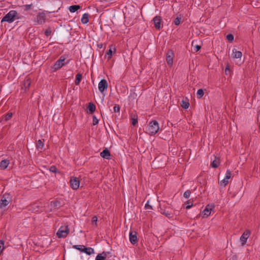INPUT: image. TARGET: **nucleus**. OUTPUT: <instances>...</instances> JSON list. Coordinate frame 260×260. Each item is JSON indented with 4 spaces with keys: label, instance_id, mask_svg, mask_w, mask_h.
Here are the masks:
<instances>
[{
    "label": "nucleus",
    "instance_id": "nucleus-15",
    "mask_svg": "<svg viewBox=\"0 0 260 260\" xmlns=\"http://www.w3.org/2000/svg\"><path fill=\"white\" fill-rule=\"evenodd\" d=\"M100 155L101 157L106 158L107 159H109L110 158V151L106 148L105 149L103 150L102 152H101Z\"/></svg>",
    "mask_w": 260,
    "mask_h": 260
},
{
    "label": "nucleus",
    "instance_id": "nucleus-18",
    "mask_svg": "<svg viewBox=\"0 0 260 260\" xmlns=\"http://www.w3.org/2000/svg\"><path fill=\"white\" fill-rule=\"evenodd\" d=\"M107 253V252L104 251L101 254H98L96 256L95 260H106Z\"/></svg>",
    "mask_w": 260,
    "mask_h": 260
},
{
    "label": "nucleus",
    "instance_id": "nucleus-27",
    "mask_svg": "<svg viewBox=\"0 0 260 260\" xmlns=\"http://www.w3.org/2000/svg\"><path fill=\"white\" fill-rule=\"evenodd\" d=\"M31 81L30 79H27L24 81V87L26 89L28 88L30 85Z\"/></svg>",
    "mask_w": 260,
    "mask_h": 260
},
{
    "label": "nucleus",
    "instance_id": "nucleus-6",
    "mask_svg": "<svg viewBox=\"0 0 260 260\" xmlns=\"http://www.w3.org/2000/svg\"><path fill=\"white\" fill-rule=\"evenodd\" d=\"M70 232V229L68 225L61 226L58 229L56 235L58 238H64L67 236Z\"/></svg>",
    "mask_w": 260,
    "mask_h": 260
},
{
    "label": "nucleus",
    "instance_id": "nucleus-11",
    "mask_svg": "<svg viewBox=\"0 0 260 260\" xmlns=\"http://www.w3.org/2000/svg\"><path fill=\"white\" fill-rule=\"evenodd\" d=\"M108 87V82L105 79H102L98 85L99 90L101 93H103L105 90H106Z\"/></svg>",
    "mask_w": 260,
    "mask_h": 260
},
{
    "label": "nucleus",
    "instance_id": "nucleus-37",
    "mask_svg": "<svg viewBox=\"0 0 260 260\" xmlns=\"http://www.w3.org/2000/svg\"><path fill=\"white\" fill-rule=\"evenodd\" d=\"M226 39L230 42L233 41L234 40V36L231 34L226 35Z\"/></svg>",
    "mask_w": 260,
    "mask_h": 260
},
{
    "label": "nucleus",
    "instance_id": "nucleus-26",
    "mask_svg": "<svg viewBox=\"0 0 260 260\" xmlns=\"http://www.w3.org/2000/svg\"><path fill=\"white\" fill-rule=\"evenodd\" d=\"M112 46L110 48L109 50H108L106 52V55H108V59L110 60L112 56Z\"/></svg>",
    "mask_w": 260,
    "mask_h": 260
},
{
    "label": "nucleus",
    "instance_id": "nucleus-34",
    "mask_svg": "<svg viewBox=\"0 0 260 260\" xmlns=\"http://www.w3.org/2000/svg\"><path fill=\"white\" fill-rule=\"evenodd\" d=\"M32 6V4L24 5L23 6H22V7L23 8L24 10L26 11L30 10Z\"/></svg>",
    "mask_w": 260,
    "mask_h": 260
},
{
    "label": "nucleus",
    "instance_id": "nucleus-29",
    "mask_svg": "<svg viewBox=\"0 0 260 260\" xmlns=\"http://www.w3.org/2000/svg\"><path fill=\"white\" fill-rule=\"evenodd\" d=\"M228 183L229 180L228 179H225V178L220 181H219V185L224 187H225Z\"/></svg>",
    "mask_w": 260,
    "mask_h": 260
},
{
    "label": "nucleus",
    "instance_id": "nucleus-20",
    "mask_svg": "<svg viewBox=\"0 0 260 260\" xmlns=\"http://www.w3.org/2000/svg\"><path fill=\"white\" fill-rule=\"evenodd\" d=\"M9 164V160L7 159H4L1 161L0 162V168L2 169H5L7 168Z\"/></svg>",
    "mask_w": 260,
    "mask_h": 260
},
{
    "label": "nucleus",
    "instance_id": "nucleus-1",
    "mask_svg": "<svg viewBox=\"0 0 260 260\" xmlns=\"http://www.w3.org/2000/svg\"><path fill=\"white\" fill-rule=\"evenodd\" d=\"M159 124L156 120L150 121L146 127V132L149 135L152 136L156 134L159 131Z\"/></svg>",
    "mask_w": 260,
    "mask_h": 260
},
{
    "label": "nucleus",
    "instance_id": "nucleus-48",
    "mask_svg": "<svg viewBox=\"0 0 260 260\" xmlns=\"http://www.w3.org/2000/svg\"><path fill=\"white\" fill-rule=\"evenodd\" d=\"M230 72V68L229 67H226L225 68V74H228V72Z\"/></svg>",
    "mask_w": 260,
    "mask_h": 260
},
{
    "label": "nucleus",
    "instance_id": "nucleus-14",
    "mask_svg": "<svg viewBox=\"0 0 260 260\" xmlns=\"http://www.w3.org/2000/svg\"><path fill=\"white\" fill-rule=\"evenodd\" d=\"M250 235V231L249 230H246L242 235L240 237V240L242 242V245H244L246 244L248 237Z\"/></svg>",
    "mask_w": 260,
    "mask_h": 260
},
{
    "label": "nucleus",
    "instance_id": "nucleus-3",
    "mask_svg": "<svg viewBox=\"0 0 260 260\" xmlns=\"http://www.w3.org/2000/svg\"><path fill=\"white\" fill-rule=\"evenodd\" d=\"M12 196L9 193H4L0 200V211L12 202Z\"/></svg>",
    "mask_w": 260,
    "mask_h": 260
},
{
    "label": "nucleus",
    "instance_id": "nucleus-42",
    "mask_svg": "<svg viewBox=\"0 0 260 260\" xmlns=\"http://www.w3.org/2000/svg\"><path fill=\"white\" fill-rule=\"evenodd\" d=\"M138 122L137 117L136 118L133 117L132 118V124L133 125H135Z\"/></svg>",
    "mask_w": 260,
    "mask_h": 260
},
{
    "label": "nucleus",
    "instance_id": "nucleus-2",
    "mask_svg": "<svg viewBox=\"0 0 260 260\" xmlns=\"http://www.w3.org/2000/svg\"><path fill=\"white\" fill-rule=\"evenodd\" d=\"M19 17L18 16L17 11L15 10L10 11L2 19L1 22H8L12 23L15 19H19Z\"/></svg>",
    "mask_w": 260,
    "mask_h": 260
},
{
    "label": "nucleus",
    "instance_id": "nucleus-24",
    "mask_svg": "<svg viewBox=\"0 0 260 260\" xmlns=\"http://www.w3.org/2000/svg\"><path fill=\"white\" fill-rule=\"evenodd\" d=\"M82 79V75L81 74H77L76 76V79H75V84L76 85H79Z\"/></svg>",
    "mask_w": 260,
    "mask_h": 260
},
{
    "label": "nucleus",
    "instance_id": "nucleus-32",
    "mask_svg": "<svg viewBox=\"0 0 260 260\" xmlns=\"http://www.w3.org/2000/svg\"><path fill=\"white\" fill-rule=\"evenodd\" d=\"M203 213L204 214V217H208L211 214V212L208 210V208H205V209L203 211Z\"/></svg>",
    "mask_w": 260,
    "mask_h": 260
},
{
    "label": "nucleus",
    "instance_id": "nucleus-47",
    "mask_svg": "<svg viewBox=\"0 0 260 260\" xmlns=\"http://www.w3.org/2000/svg\"><path fill=\"white\" fill-rule=\"evenodd\" d=\"M201 46L200 45H196L194 46V50L196 52L198 51L201 49Z\"/></svg>",
    "mask_w": 260,
    "mask_h": 260
},
{
    "label": "nucleus",
    "instance_id": "nucleus-30",
    "mask_svg": "<svg viewBox=\"0 0 260 260\" xmlns=\"http://www.w3.org/2000/svg\"><path fill=\"white\" fill-rule=\"evenodd\" d=\"M204 92L202 89H199L197 91V95L198 98H201L204 95Z\"/></svg>",
    "mask_w": 260,
    "mask_h": 260
},
{
    "label": "nucleus",
    "instance_id": "nucleus-23",
    "mask_svg": "<svg viewBox=\"0 0 260 260\" xmlns=\"http://www.w3.org/2000/svg\"><path fill=\"white\" fill-rule=\"evenodd\" d=\"M81 8L79 5H72L69 7V10L71 13H74Z\"/></svg>",
    "mask_w": 260,
    "mask_h": 260
},
{
    "label": "nucleus",
    "instance_id": "nucleus-51",
    "mask_svg": "<svg viewBox=\"0 0 260 260\" xmlns=\"http://www.w3.org/2000/svg\"><path fill=\"white\" fill-rule=\"evenodd\" d=\"M259 112H260V109H259Z\"/></svg>",
    "mask_w": 260,
    "mask_h": 260
},
{
    "label": "nucleus",
    "instance_id": "nucleus-9",
    "mask_svg": "<svg viewBox=\"0 0 260 260\" xmlns=\"http://www.w3.org/2000/svg\"><path fill=\"white\" fill-rule=\"evenodd\" d=\"M46 20V16L45 12H39L37 15L36 22L38 24H44Z\"/></svg>",
    "mask_w": 260,
    "mask_h": 260
},
{
    "label": "nucleus",
    "instance_id": "nucleus-35",
    "mask_svg": "<svg viewBox=\"0 0 260 260\" xmlns=\"http://www.w3.org/2000/svg\"><path fill=\"white\" fill-rule=\"evenodd\" d=\"M231 176H232L231 172L229 170H228L226 171V172L225 174V176L224 178H225V179L229 180L231 177Z\"/></svg>",
    "mask_w": 260,
    "mask_h": 260
},
{
    "label": "nucleus",
    "instance_id": "nucleus-4",
    "mask_svg": "<svg viewBox=\"0 0 260 260\" xmlns=\"http://www.w3.org/2000/svg\"><path fill=\"white\" fill-rule=\"evenodd\" d=\"M170 207L169 204L164 202L163 205L160 204L159 206V212L167 217L170 218L173 217L172 213L169 210Z\"/></svg>",
    "mask_w": 260,
    "mask_h": 260
},
{
    "label": "nucleus",
    "instance_id": "nucleus-10",
    "mask_svg": "<svg viewBox=\"0 0 260 260\" xmlns=\"http://www.w3.org/2000/svg\"><path fill=\"white\" fill-rule=\"evenodd\" d=\"M152 21H153L154 27L156 29L159 30L161 27H162L163 24L160 16H156L153 18Z\"/></svg>",
    "mask_w": 260,
    "mask_h": 260
},
{
    "label": "nucleus",
    "instance_id": "nucleus-25",
    "mask_svg": "<svg viewBox=\"0 0 260 260\" xmlns=\"http://www.w3.org/2000/svg\"><path fill=\"white\" fill-rule=\"evenodd\" d=\"M189 106V103L188 102L185 101L184 100H182L181 101V106L183 108H184L185 109H186L188 108Z\"/></svg>",
    "mask_w": 260,
    "mask_h": 260
},
{
    "label": "nucleus",
    "instance_id": "nucleus-38",
    "mask_svg": "<svg viewBox=\"0 0 260 260\" xmlns=\"http://www.w3.org/2000/svg\"><path fill=\"white\" fill-rule=\"evenodd\" d=\"M190 191L189 190H187L184 192L183 197L186 199H188L190 197Z\"/></svg>",
    "mask_w": 260,
    "mask_h": 260
},
{
    "label": "nucleus",
    "instance_id": "nucleus-45",
    "mask_svg": "<svg viewBox=\"0 0 260 260\" xmlns=\"http://www.w3.org/2000/svg\"><path fill=\"white\" fill-rule=\"evenodd\" d=\"M51 30H49V29H46L45 31V35L46 36H49L51 35Z\"/></svg>",
    "mask_w": 260,
    "mask_h": 260
},
{
    "label": "nucleus",
    "instance_id": "nucleus-12",
    "mask_svg": "<svg viewBox=\"0 0 260 260\" xmlns=\"http://www.w3.org/2000/svg\"><path fill=\"white\" fill-rule=\"evenodd\" d=\"M174 53L172 50H169L166 54V61L168 65L171 66L173 62Z\"/></svg>",
    "mask_w": 260,
    "mask_h": 260
},
{
    "label": "nucleus",
    "instance_id": "nucleus-49",
    "mask_svg": "<svg viewBox=\"0 0 260 260\" xmlns=\"http://www.w3.org/2000/svg\"><path fill=\"white\" fill-rule=\"evenodd\" d=\"M103 44L102 43H99L98 44V48L101 49L103 48Z\"/></svg>",
    "mask_w": 260,
    "mask_h": 260
},
{
    "label": "nucleus",
    "instance_id": "nucleus-28",
    "mask_svg": "<svg viewBox=\"0 0 260 260\" xmlns=\"http://www.w3.org/2000/svg\"><path fill=\"white\" fill-rule=\"evenodd\" d=\"M219 165V161L217 160H214L211 164L212 167L214 168H217Z\"/></svg>",
    "mask_w": 260,
    "mask_h": 260
},
{
    "label": "nucleus",
    "instance_id": "nucleus-19",
    "mask_svg": "<svg viewBox=\"0 0 260 260\" xmlns=\"http://www.w3.org/2000/svg\"><path fill=\"white\" fill-rule=\"evenodd\" d=\"M96 107L94 104L89 103L87 107V110L90 114H92L95 110Z\"/></svg>",
    "mask_w": 260,
    "mask_h": 260
},
{
    "label": "nucleus",
    "instance_id": "nucleus-36",
    "mask_svg": "<svg viewBox=\"0 0 260 260\" xmlns=\"http://www.w3.org/2000/svg\"><path fill=\"white\" fill-rule=\"evenodd\" d=\"M93 120H92V125H95L98 124L99 123V120L96 118V117L95 115H93L92 116Z\"/></svg>",
    "mask_w": 260,
    "mask_h": 260
},
{
    "label": "nucleus",
    "instance_id": "nucleus-46",
    "mask_svg": "<svg viewBox=\"0 0 260 260\" xmlns=\"http://www.w3.org/2000/svg\"><path fill=\"white\" fill-rule=\"evenodd\" d=\"M145 207L146 209H152V206L149 204L148 201L146 204Z\"/></svg>",
    "mask_w": 260,
    "mask_h": 260
},
{
    "label": "nucleus",
    "instance_id": "nucleus-5",
    "mask_svg": "<svg viewBox=\"0 0 260 260\" xmlns=\"http://www.w3.org/2000/svg\"><path fill=\"white\" fill-rule=\"evenodd\" d=\"M73 248L78 250L80 252L85 253L87 255H91L94 252V249L92 248L86 247L85 246L82 245H75L73 246Z\"/></svg>",
    "mask_w": 260,
    "mask_h": 260
},
{
    "label": "nucleus",
    "instance_id": "nucleus-41",
    "mask_svg": "<svg viewBox=\"0 0 260 260\" xmlns=\"http://www.w3.org/2000/svg\"><path fill=\"white\" fill-rule=\"evenodd\" d=\"M181 18H179L178 17H177V18H176L174 21V23L176 25H178L180 24V20H181Z\"/></svg>",
    "mask_w": 260,
    "mask_h": 260
},
{
    "label": "nucleus",
    "instance_id": "nucleus-8",
    "mask_svg": "<svg viewBox=\"0 0 260 260\" xmlns=\"http://www.w3.org/2000/svg\"><path fill=\"white\" fill-rule=\"evenodd\" d=\"M70 184L73 189L77 190L79 187L80 180L77 177H72L70 180Z\"/></svg>",
    "mask_w": 260,
    "mask_h": 260
},
{
    "label": "nucleus",
    "instance_id": "nucleus-13",
    "mask_svg": "<svg viewBox=\"0 0 260 260\" xmlns=\"http://www.w3.org/2000/svg\"><path fill=\"white\" fill-rule=\"evenodd\" d=\"M129 239L131 243L135 245L138 242L137 232L134 231H131L129 234Z\"/></svg>",
    "mask_w": 260,
    "mask_h": 260
},
{
    "label": "nucleus",
    "instance_id": "nucleus-31",
    "mask_svg": "<svg viewBox=\"0 0 260 260\" xmlns=\"http://www.w3.org/2000/svg\"><path fill=\"white\" fill-rule=\"evenodd\" d=\"M185 205H186V209H189L193 206V202L191 201L190 200H189L187 202H186Z\"/></svg>",
    "mask_w": 260,
    "mask_h": 260
},
{
    "label": "nucleus",
    "instance_id": "nucleus-17",
    "mask_svg": "<svg viewBox=\"0 0 260 260\" xmlns=\"http://www.w3.org/2000/svg\"><path fill=\"white\" fill-rule=\"evenodd\" d=\"M50 206L54 209H58L60 206V202L57 200L52 201L50 202Z\"/></svg>",
    "mask_w": 260,
    "mask_h": 260
},
{
    "label": "nucleus",
    "instance_id": "nucleus-7",
    "mask_svg": "<svg viewBox=\"0 0 260 260\" xmlns=\"http://www.w3.org/2000/svg\"><path fill=\"white\" fill-rule=\"evenodd\" d=\"M66 57L64 55H61L54 64L53 69L54 71H57L60 69L64 63L63 62L66 60Z\"/></svg>",
    "mask_w": 260,
    "mask_h": 260
},
{
    "label": "nucleus",
    "instance_id": "nucleus-39",
    "mask_svg": "<svg viewBox=\"0 0 260 260\" xmlns=\"http://www.w3.org/2000/svg\"><path fill=\"white\" fill-rule=\"evenodd\" d=\"M97 221H98V218L96 216H93L92 218L91 222L93 225H95L96 226H97Z\"/></svg>",
    "mask_w": 260,
    "mask_h": 260
},
{
    "label": "nucleus",
    "instance_id": "nucleus-44",
    "mask_svg": "<svg viewBox=\"0 0 260 260\" xmlns=\"http://www.w3.org/2000/svg\"><path fill=\"white\" fill-rule=\"evenodd\" d=\"M215 206L213 204H209L208 205L206 208H208V210L211 212L212 210L214 208Z\"/></svg>",
    "mask_w": 260,
    "mask_h": 260
},
{
    "label": "nucleus",
    "instance_id": "nucleus-43",
    "mask_svg": "<svg viewBox=\"0 0 260 260\" xmlns=\"http://www.w3.org/2000/svg\"><path fill=\"white\" fill-rule=\"evenodd\" d=\"M50 171L53 173H56L57 171L56 167L54 166H52L50 168Z\"/></svg>",
    "mask_w": 260,
    "mask_h": 260
},
{
    "label": "nucleus",
    "instance_id": "nucleus-40",
    "mask_svg": "<svg viewBox=\"0 0 260 260\" xmlns=\"http://www.w3.org/2000/svg\"><path fill=\"white\" fill-rule=\"evenodd\" d=\"M113 110L115 113L119 112L120 111V106L118 104H115L114 108Z\"/></svg>",
    "mask_w": 260,
    "mask_h": 260
},
{
    "label": "nucleus",
    "instance_id": "nucleus-21",
    "mask_svg": "<svg viewBox=\"0 0 260 260\" xmlns=\"http://www.w3.org/2000/svg\"><path fill=\"white\" fill-rule=\"evenodd\" d=\"M81 21L83 24H86L89 21V14L88 13H85L82 15L81 19Z\"/></svg>",
    "mask_w": 260,
    "mask_h": 260
},
{
    "label": "nucleus",
    "instance_id": "nucleus-50",
    "mask_svg": "<svg viewBox=\"0 0 260 260\" xmlns=\"http://www.w3.org/2000/svg\"><path fill=\"white\" fill-rule=\"evenodd\" d=\"M36 211V212H39V210H37Z\"/></svg>",
    "mask_w": 260,
    "mask_h": 260
},
{
    "label": "nucleus",
    "instance_id": "nucleus-22",
    "mask_svg": "<svg viewBox=\"0 0 260 260\" xmlns=\"http://www.w3.org/2000/svg\"><path fill=\"white\" fill-rule=\"evenodd\" d=\"M44 145V143L41 140H39L36 143V148L38 150L41 151L43 148Z\"/></svg>",
    "mask_w": 260,
    "mask_h": 260
},
{
    "label": "nucleus",
    "instance_id": "nucleus-33",
    "mask_svg": "<svg viewBox=\"0 0 260 260\" xmlns=\"http://www.w3.org/2000/svg\"><path fill=\"white\" fill-rule=\"evenodd\" d=\"M13 114L12 112L8 113L7 114L5 115L4 119L6 121L9 120L12 117Z\"/></svg>",
    "mask_w": 260,
    "mask_h": 260
},
{
    "label": "nucleus",
    "instance_id": "nucleus-16",
    "mask_svg": "<svg viewBox=\"0 0 260 260\" xmlns=\"http://www.w3.org/2000/svg\"><path fill=\"white\" fill-rule=\"evenodd\" d=\"M242 53L241 51H238L236 49H233V57L235 58H240L241 57Z\"/></svg>",
    "mask_w": 260,
    "mask_h": 260
}]
</instances>
